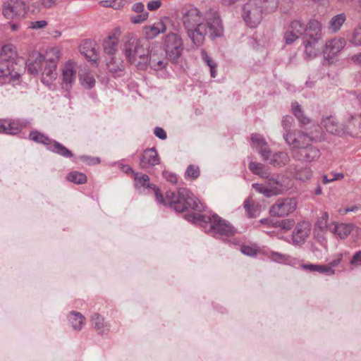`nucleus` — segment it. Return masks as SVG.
I'll return each instance as SVG.
<instances>
[{"label":"nucleus","mask_w":361,"mask_h":361,"mask_svg":"<svg viewBox=\"0 0 361 361\" xmlns=\"http://www.w3.org/2000/svg\"><path fill=\"white\" fill-rule=\"evenodd\" d=\"M123 170L128 173L130 172L133 174L135 186L137 188H152L154 190L156 200L159 204L169 206L178 212H183L188 209L198 212L204 209L203 203L187 188H179L177 194L171 190L167 191L164 197L159 190L149 183V177L147 175L136 173L128 166H125Z\"/></svg>","instance_id":"1"},{"label":"nucleus","mask_w":361,"mask_h":361,"mask_svg":"<svg viewBox=\"0 0 361 361\" xmlns=\"http://www.w3.org/2000/svg\"><path fill=\"white\" fill-rule=\"evenodd\" d=\"M60 57L61 51L57 47L47 49L44 55L34 51L27 60V72L32 75L41 73L42 82L49 85L57 77L56 67Z\"/></svg>","instance_id":"2"},{"label":"nucleus","mask_w":361,"mask_h":361,"mask_svg":"<svg viewBox=\"0 0 361 361\" xmlns=\"http://www.w3.org/2000/svg\"><path fill=\"white\" fill-rule=\"evenodd\" d=\"M186 219L203 228L205 232L212 235L232 236L235 234L236 229L228 221L217 214H191Z\"/></svg>","instance_id":"3"},{"label":"nucleus","mask_w":361,"mask_h":361,"mask_svg":"<svg viewBox=\"0 0 361 361\" xmlns=\"http://www.w3.org/2000/svg\"><path fill=\"white\" fill-rule=\"evenodd\" d=\"M183 23L192 42L197 47L202 45L207 29L200 11L195 7L187 8L183 13Z\"/></svg>","instance_id":"4"},{"label":"nucleus","mask_w":361,"mask_h":361,"mask_svg":"<svg viewBox=\"0 0 361 361\" xmlns=\"http://www.w3.org/2000/svg\"><path fill=\"white\" fill-rule=\"evenodd\" d=\"M279 0H249L243 8L242 16L251 27H255L262 20L263 13L274 12Z\"/></svg>","instance_id":"5"},{"label":"nucleus","mask_w":361,"mask_h":361,"mask_svg":"<svg viewBox=\"0 0 361 361\" xmlns=\"http://www.w3.org/2000/svg\"><path fill=\"white\" fill-rule=\"evenodd\" d=\"M123 44L122 50L130 63L141 68L147 63L146 48L137 36L133 33L126 34L123 37Z\"/></svg>","instance_id":"6"},{"label":"nucleus","mask_w":361,"mask_h":361,"mask_svg":"<svg viewBox=\"0 0 361 361\" xmlns=\"http://www.w3.org/2000/svg\"><path fill=\"white\" fill-rule=\"evenodd\" d=\"M164 54L171 61H177L183 51V42L181 37L176 33L170 32L164 39Z\"/></svg>","instance_id":"7"},{"label":"nucleus","mask_w":361,"mask_h":361,"mask_svg":"<svg viewBox=\"0 0 361 361\" xmlns=\"http://www.w3.org/2000/svg\"><path fill=\"white\" fill-rule=\"evenodd\" d=\"M29 138L35 142L46 145L49 150L62 157L66 158L73 157L72 152L65 146L37 130L31 131L29 134Z\"/></svg>","instance_id":"8"},{"label":"nucleus","mask_w":361,"mask_h":361,"mask_svg":"<svg viewBox=\"0 0 361 361\" xmlns=\"http://www.w3.org/2000/svg\"><path fill=\"white\" fill-rule=\"evenodd\" d=\"M267 178L266 185L253 183L252 188L257 192L263 194L267 197L281 194L287 189L280 180L279 176L269 177V174Z\"/></svg>","instance_id":"9"},{"label":"nucleus","mask_w":361,"mask_h":361,"mask_svg":"<svg viewBox=\"0 0 361 361\" xmlns=\"http://www.w3.org/2000/svg\"><path fill=\"white\" fill-rule=\"evenodd\" d=\"M27 11V6L23 0H5L2 5V14L7 19H20Z\"/></svg>","instance_id":"10"},{"label":"nucleus","mask_w":361,"mask_h":361,"mask_svg":"<svg viewBox=\"0 0 361 361\" xmlns=\"http://www.w3.org/2000/svg\"><path fill=\"white\" fill-rule=\"evenodd\" d=\"M321 157L319 149L311 142L304 147L292 151V157L300 162L311 163L317 161Z\"/></svg>","instance_id":"11"},{"label":"nucleus","mask_w":361,"mask_h":361,"mask_svg":"<svg viewBox=\"0 0 361 361\" xmlns=\"http://www.w3.org/2000/svg\"><path fill=\"white\" fill-rule=\"evenodd\" d=\"M298 202L295 198L279 200L269 209L271 216L283 217L293 213L297 208Z\"/></svg>","instance_id":"12"},{"label":"nucleus","mask_w":361,"mask_h":361,"mask_svg":"<svg viewBox=\"0 0 361 361\" xmlns=\"http://www.w3.org/2000/svg\"><path fill=\"white\" fill-rule=\"evenodd\" d=\"M147 62H148L149 66L155 71L162 70L167 65V56L161 47H152L148 53H147Z\"/></svg>","instance_id":"13"},{"label":"nucleus","mask_w":361,"mask_h":361,"mask_svg":"<svg viewBox=\"0 0 361 361\" xmlns=\"http://www.w3.org/2000/svg\"><path fill=\"white\" fill-rule=\"evenodd\" d=\"M286 143L290 147V152L298 149L310 142L307 133L302 130H294L291 134H287L283 138Z\"/></svg>","instance_id":"14"},{"label":"nucleus","mask_w":361,"mask_h":361,"mask_svg":"<svg viewBox=\"0 0 361 361\" xmlns=\"http://www.w3.org/2000/svg\"><path fill=\"white\" fill-rule=\"evenodd\" d=\"M206 28L207 29V34L211 39L220 37L224 34V27L222 25L220 17L213 13L208 16L206 18Z\"/></svg>","instance_id":"15"},{"label":"nucleus","mask_w":361,"mask_h":361,"mask_svg":"<svg viewBox=\"0 0 361 361\" xmlns=\"http://www.w3.org/2000/svg\"><path fill=\"white\" fill-rule=\"evenodd\" d=\"M344 134L353 137L361 136V115H347L343 121Z\"/></svg>","instance_id":"16"},{"label":"nucleus","mask_w":361,"mask_h":361,"mask_svg":"<svg viewBox=\"0 0 361 361\" xmlns=\"http://www.w3.org/2000/svg\"><path fill=\"white\" fill-rule=\"evenodd\" d=\"M305 32V24L300 20H295L291 22L287 31L284 34V40L286 44H291Z\"/></svg>","instance_id":"17"},{"label":"nucleus","mask_w":361,"mask_h":361,"mask_svg":"<svg viewBox=\"0 0 361 361\" xmlns=\"http://www.w3.org/2000/svg\"><path fill=\"white\" fill-rule=\"evenodd\" d=\"M310 232V224L308 221H301L295 226L293 235L292 242L294 245L303 244Z\"/></svg>","instance_id":"18"},{"label":"nucleus","mask_w":361,"mask_h":361,"mask_svg":"<svg viewBox=\"0 0 361 361\" xmlns=\"http://www.w3.org/2000/svg\"><path fill=\"white\" fill-rule=\"evenodd\" d=\"M346 42L343 38L334 37L326 42L324 55L327 59H331L336 56L345 46Z\"/></svg>","instance_id":"19"},{"label":"nucleus","mask_w":361,"mask_h":361,"mask_svg":"<svg viewBox=\"0 0 361 361\" xmlns=\"http://www.w3.org/2000/svg\"><path fill=\"white\" fill-rule=\"evenodd\" d=\"M251 145L259 152L263 159H269L271 149L264 137L257 133L251 135Z\"/></svg>","instance_id":"20"},{"label":"nucleus","mask_w":361,"mask_h":361,"mask_svg":"<svg viewBox=\"0 0 361 361\" xmlns=\"http://www.w3.org/2000/svg\"><path fill=\"white\" fill-rule=\"evenodd\" d=\"M76 77V64L73 61L67 62L62 69L63 87L70 89Z\"/></svg>","instance_id":"21"},{"label":"nucleus","mask_w":361,"mask_h":361,"mask_svg":"<svg viewBox=\"0 0 361 361\" xmlns=\"http://www.w3.org/2000/svg\"><path fill=\"white\" fill-rule=\"evenodd\" d=\"M288 171L298 180L305 182L311 179L313 171L310 166L293 164L288 168Z\"/></svg>","instance_id":"22"},{"label":"nucleus","mask_w":361,"mask_h":361,"mask_svg":"<svg viewBox=\"0 0 361 361\" xmlns=\"http://www.w3.org/2000/svg\"><path fill=\"white\" fill-rule=\"evenodd\" d=\"M305 37L307 40L319 41L322 37V25L316 20H311L307 25L305 24Z\"/></svg>","instance_id":"23"},{"label":"nucleus","mask_w":361,"mask_h":361,"mask_svg":"<svg viewBox=\"0 0 361 361\" xmlns=\"http://www.w3.org/2000/svg\"><path fill=\"white\" fill-rule=\"evenodd\" d=\"M159 162L160 160L157 150L154 148H150L143 152L140 158V166L142 169H147L159 164Z\"/></svg>","instance_id":"24"},{"label":"nucleus","mask_w":361,"mask_h":361,"mask_svg":"<svg viewBox=\"0 0 361 361\" xmlns=\"http://www.w3.org/2000/svg\"><path fill=\"white\" fill-rule=\"evenodd\" d=\"M121 30L118 27L115 28L113 32L104 42V50L109 55H113L118 49V44Z\"/></svg>","instance_id":"25"},{"label":"nucleus","mask_w":361,"mask_h":361,"mask_svg":"<svg viewBox=\"0 0 361 361\" xmlns=\"http://www.w3.org/2000/svg\"><path fill=\"white\" fill-rule=\"evenodd\" d=\"M322 125L327 132L331 134L344 135L343 123L342 124L338 123L334 116H329L322 118Z\"/></svg>","instance_id":"26"},{"label":"nucleus","mask_w":361,"mask_h":361,"mask_svg":"<svg viewBox=\"0 0 361 361\" xmlns=\"http://www.w3.org/2000/svg\"><path fill=\"white\" fill-rule=\"evenodd\" d=\"M355 226L353 224L331 222L329 231L336 235L341 239H345L353 230Z\"/></svg>","instance_id":"27"},{"label":"nucleus","mask_w":361,"mask_h":361,"mask_svg":"<svg viewBox=\"0 0 361 361\" xmlns=\"http://www.w3.org/2000/svg\"><path fill=\"white\" fill-rule=\"evenodd\" d=\"M274 167L280 168L286 166L290 161V157L286 152H279L269 154V159H263Z\"/></svg>","instance_id":"28"},{"label":"nucleus","mask_w":361,"mask_h":361,"mask_svg":"<svg viewBox=\"0 0 361 361\" xmlns=\"http://www.w3.org/2000/svg\"><path fill=\"white\" fill-rule=\"evenodd\" d=\"M5 134L16 135L26 126L27 121L20 119L4 118Z\"/></svg>","instance_id":"29"},{"label":"nucleus","mask_w":361,"mask_h":361,"mask_svg":"<svg viewBox=\"0 0 361 361\" xmlns=\"http://www.w3.org/2000/svg\"><path fill=\"white\" fill-rule=\"evenodd\" d=\"M303 44L305 57L307 59H313L319 55L321 49L319 41L305 39Z\"/></svg>","instance_id":"30"},{"label":"nucleus","mask_w":361,"mask_h":361,"mask_svg":"<svg viewBox=\"0 0 361 361\" xmlns=\"http://www.w3.org/2000/svg\"><path fill=\"white\" fill-rule=\"evenodd\" d=\"M166 26L162 21L154 23L152 25L144 28L145 35L148 39H154L161 33L165 32Z\"/></svg>","instance_id":"31"},{"label":"nucleus","mask_w":361,"mask_h":361,"mask_svg":"<svg viewBox=\"0 0 361 361\" xmlns=\"http://www.w3.org/2000/svg\"><path fill=\"white\" fill-rule=\"evenodd\" d=\"M17 56V51L16 47L13 44L4 45L0 51V59L4 61H8L11 63V66H13V61Z\"/></svg>","instance_id":"32"},{"label":"nucleus","mask_w":361,"mask_h":361,"mask_svg":"<svg viewBox=\"0 0 361 361\" xmlns=\"http://www.w3.org/2000/svg\"><path fill=\"white\" fill-rule=\"evenodd\" d=\"M307 133L310 142H321L325 140L326 134L317 124H313Z\"/></svg>","instance_id":"33"},{"label":"nucleus","mask_w":361,"mask_h":361,"mask_svg":"<svg viewBox=\"0 0 361 361\" xmlns=\"http://www.w3.org/2000/svg\"><path fill=\"white\" fill-rule=\"evenodd\" d=\"M91 324L94 329L100 334H106L109 331V326L104 322V318L98 313H94L91 319Z\"/></svg>","instance_id":"34"},{"label":"nucleus","mask_w":361,"mask_h":361,"mask_svg":"<svg viewBox=\"0 0 361 361\" xmlns=\"http://www.w3.org/2000/svg\"><path fill=\"white\" fill-rule=\"evenodd\" d=\"M292 112L302 126H305L311 123V120L305 114L301 106L294 102L291 104Z\"/></svg>","instance_id":"35"},{"label":"nucleus","mask_w":361,"mask_h":361,"mask_svg":"<svg viewBox=\"0 0 361 361\" xmlns=\"http://www.w3.org/2000/svg\"><path fill=\"white\" fill-rule=\"evenodd\" d=\"M69 322L75 331H80L85 324V317L80 312L73 311L68 316Z\"/></svg>","instance_id":"36"},{"label":"nucleus","mask_w":361,"mask_h":361,"mask_svg":"<svg viewBox=\"0 0 361 361\" xmlns=\"http://www.w3.org/2000/svg\"><path fill=\"white\" fill-rule=\"evenodd\" d=\"M346 20V16L345 13H341L333 16L329 25V30L331 33L337 32Z\"/></svg>","instance_id":"37"},{"label":"nucleus","mask_w":361,"mask_h":361,"mask_svg":"<svg viewBox=\"0 0 361 361\" xmlns=\"http://www.w3.org/2000/svg\"><path fill=\"white\" fill-rule=\"evenodd\" d=\"M248 168L254 174L262 178H268L269 172L264 164L251 161Z\"/></svg>","instance_id":"38"},{"label":"nucleus","mask_w":361,"mask_h":361,"mask_svg":"<svg viewBox=\"0 0 361 361\" xmlns=\"http://www.w3.org/2000/svg\"><path fill=\"white\" fill-rule=\"evenodd\" d=\"M294 125V119L291 116L286 115L282 118L281 126L283 128V137L287 134H291L294 131L292 127Z\"/></svg>","instance_id":"39"},{"label":"nucleus","mask_w":361,"mask_h":361,"mask_svg":"<svg viewBox=\"0 0 361 361\" xmlns=\"http://www.w3.org/2000/svg\"><path fill=\"white\" fill-rule=\"evenodd\" d=\"M80 80L81 85L87 89H91L95 85V79L94 76L88 72L81 73L80 75Z\"/></svg>","instance_id":"40"},{"label":"nucleus","mask_w":361,"mask_h":361,"mask_svg":"<svg viewBox=\"0 0 361 361\" xmlns=\"http://www.w3.org/2000/svg\"><path fill=\"white\" fill-rule=\"evenodd\" d=\"M244 208L249 217H255L259 212L258 206L254 204L250 197L245 201Z\"/></svg>","instance_id":"41"},{"label":"nucleus","mask_w":361,"mask_h":361,"mask_svg":"<svg viewBox=\"0 0 361 361\" xmlns=\"http://www.w3.org/2000/svg\"><path fill=\"white\" fill-rule=\"evenodd\" d=\"M269 259L273 262L284 264H289L292 261L290 256L277 252H271L269 255Z\"/></svg>","instance_id":"42"},{"label":"nucleus","mask_w":361,"mask_h":361,"mask_svg":"<svg viewBox=\"0 0 361 361\" xmlns=\"http://www.w3.org/2000/svg\"><path fill=\"white\" fill-rule=\"evenodd\" d=\"M348 41L353 46H361V27L358 26L354 28L348 37Z\"/></svg>","instance_id":"43"},{"label":"nucleus","mask_w":361,"mask_h":361,"mask_svg":"<svg viewBox=\"0 0 361 361\" xmlns=\"http://www.w3.org/2000/svg\"><path fill=\"white\" fill-rule=\"evenodd\" d=\"M67 179L76 184H82L87 181L86 176L84 173L78 171H73L70 173L67 176Z\"/></svg>","instance_id":"44"},{"label":"nucleus","mask_w":361,"mask_h":361,"mask_svg":"<svg viewBox=\"0 0 361 361\" xmlns=\"http://www.w3.org/2000/svg\"><path fill=\"white\" fill-rule=\"evenodd\" d=\"M103 7H109L116 10L122 8L126 1L124 0H104L99 2Z\"/></svg>","instance_id":"45"},{"label":"nucleus","mask_w":361,"mask_h":361,"mask_svg":"<svg viewBox=\"0 0 361 361\" xmlns=\"http://www.w3.org/2000/svg\"><path fill=\"white\" fill-rule=\"evenodd\" d=\"M107 67L110 72L117 73L119 71H123V66L121 63L120 60L111 58L110 61L107 63Z\"/></svg>","instance_id":"46"},{"label":"nucleus","mask_w":361,"mask_h":361,"mask_svg":"<svg viewBox=\"0 0 361 361\" xmlns=\"http://www.w3.org/2000/svg\"><path fill=\"white\" fill-rule=\"evenodd\" d=\"M329 214L327 212H324L321 217L317 222V226L322 231H329L330 224H328Z\"/></svg>","instance_id":"47"},{"label":"nucleus","mask_w":361,"mask_h":361,"mask_svg":"<svg viewBox=\"0 0 361 361\" xmlns=\"http://www.w3.org/2000/svg\"><path fill=\"white\" fill-rule=\"evenodd\" d=\"M11 63L8 61H4L0 59V78H6L11 73Z\"/></svg>","instance_id":"48"},{"label":"nucleus","mask_w":361,"mask_h":361,"mask_svg":"<svg viewBox=\"0 0 361 361\" xmlns=\"http://www.w3.org/2000/svg\"><path fill=\"white\" fill-rule=\"evenodd\" d=\"M200 176V169L197 166L190 165L185 171L186 178L196 179Z\"/></svg>","instance_id":"49"},{"label":"nucleus","mask_w":361,"mask_h":361,"mask_svg":"<svg viewBox=\"0 0 361 361\" xmlns=\"http://www.w3.org/2000/svg\"><path fill=\"white\" fill-rule=\"evenodd\" d=\"M85 47L84 45L82 47H81V52L83 53L86 58H87L90 61L96 63L98 61L99 58L94 49L92 48L90 50L87 51H85Z\"/></svg>","instance_id":"50"},{"label":"nucleus","mask_w":361,"mask_h":361,"mask_svg":"<svg viewBox=\"0 0 361 361\" xmlns=\"http://www.w3.org/2000/svg\"><path fill=\"white\" fill-rule=\"evenodd\" d=\"M276 224H277V226L279 228H281V229L288 231V230H290L293 227V226L295 224V221L293 219H284V220L278 221Z\"/></svg>","instance_id":"51"},{"label":"nucleus","mask_w":361,"mask_h":361,"mask_svg":"<svg viewBox=\"0 0 361 361\" xmlns=\"http://www.w3.org/2000/svg\"><path fill=\"white\" fill-rule=\"evenodd\" d=\"M201 56H202V59L204 61V62L206 63L207 65L210 68H216V63L210 58V56L208 55L207 51H205L204 50H202Z\"/></svg>","instance_id":"52"},{"label":"nucleus","mask_w":361,"mask_h":361,"mask_svg":"<svg viewBox=\"0 0 361 361\" xmlns=\"http://www.w3.org/2000/svg\"><path fill=\"white\" fill-rule=\"evenodd\" d=\"M148 18V13L147 12H144V13H140L135 16H133L131 17V21L133 23H142L143 21H145V20H147Z\"/></svg>","instance_id":"53"},{"label":"nucleus","mask_w":361,"mask_h":361,"mask_svg":"<svg viewBox=\"0 0 361 361\" xmlns=\"http://www.w3.org/2000/svg\"><path fill=\"white\" fill-rule=\"evenodd\" d=\"M47 25V22L44 20H41L31 22L29 25V27L35 30V29L44 28Z\"/></svg>","instance_id":"54"},{"label":"nucleus","mask_w":361,"mask_h":361,"mask_svg":"<svg viewBox=\"0 0 361 361\" xmlns=\"http://www.w3.org/2000/svg\"><path fill=\"white\" fill-rule=\"evenodd\" d=\"M322 265L320 264H303L302 267L305 269L310 270L311 271H317L319 273H321V271H322Z\"/></svg>","instance_id":"55"},{"label":"nucleus","mask_w":361,"mask_h":361,"mask_svg":"<svg viewBox=\"0 0 361 361\" xmlns=\"http://www.w3.org/2000/svg\"><path fill=\"white\" fill-rule=\"evenodd\" d=\"M241 252L247 256L253 257L256 255V250L250 246H243L241 247Z\"/></svg>","instance_id":"56"},{"label":"nucleus","mask_w":361,"mask_h":361,"mask_svg":"<svg viewBox=\"0 0 361 361\" xmlns=\"http://www.w3.org/2000/svg\"><path fill=\"white\" fill-rule=\"evenodd\" d=\"M350 264L353 266H360L361 265V251L357 252L352 257L350 262Z\"/></svg>","instance_id":"57"},{"label":"nucleus","mask_w":361,"mask_h":361,"mask_svg":"<svg viewBox=\"0 0 361 361\" xmlns=\"http://www.w3.org/2000/svg\"><path fill=\"white\" fill-rule=\"evenodd\" d=\"M161 5L160 0H152L147 3V8L149 11H155L158 9Z\"/></svg>","instance_id":"58"},{"label":"nucleus","mask_w":361,"mask_h":361,"mask_svg":"<svg viewBox=\"0 0 361 361\" xmlns=\"http://www.w3.org/2000/svg\"><path fill=\"white\" fill-rule=\"evenodd\" d=\"M155 135L161 140H165L166 138V133L165 130L160 127H156L154 131Z\"/></svg>","instance_id":"59"},{"label":"nucleus","mask_w":361,"mask_h":361,"mask_svg":"<svg viewBox=\"0 0 361 361\" xmlns=\"http://www.w3.org/2000/svg\"><path fill=\"white\" fill-rule=\"evenodd\" d=\"M164 177L169 182L176 183L177 177L174 173H172L169 171H164L163 173Z\"/></svg>","instance_id":"60"},{"label":"nucleus","mask_w":361,"mask_h":361,"mask_svg":"<svg viewBox=\"0 0 361 361\" xmlns=\"http://www.w3.org/2000/svg\"><path fill=\"white\" fill-rule=\"evenodd\" d=\"M342 259H343V254H341V253L338 254L335 256V258L330 262L329 265L332 268L335 267L341 262Z\"/></svg>","instance_id":"61"},{"label":"nucleus","mask_w":361,"mask_h":361,"mask_svg":"<svg viewBox=\"0 0 361 361\" xmlns=\"http://www.w3.org/2000/svg\"><path fill=\"white\" fill-rule=\"evenodd\" d=\"M132 10L136 13H144L145 12V6L142 3H136L133 5Z\"/></svg>","instance_id":"62"},{"label":"nucleus","mask_w":361,"mask_h":361,"mask_svg":"<svg viewBox=\"0 0 361 361\" xmlns=\"http://www.w3.org/2000/svg\"><path fill=\"white\" fill-rule=\"evenodd\" d=\"M322 271H321L322 274H324L327 276H331L335 274V271L333 269V268L329 265H322Z\"/></svg>","instance_id":"63"},{"label":"nucleus","mask_w":361,"mask_h":361,"mask_svg":"<svg viewBox=\"0 0 361 361\" xmlns=\"http://www.w3.org/2000/svg\"><path fill=\"white\" fill-rule=\"evenodd\" d=\"M350 60L356 65L361 66V52L354 54L350 57Z\"/></svg>","instance_id":"64"}]
</instances>
